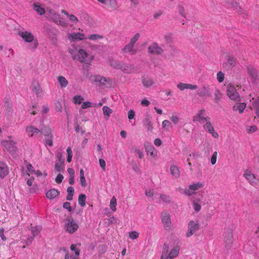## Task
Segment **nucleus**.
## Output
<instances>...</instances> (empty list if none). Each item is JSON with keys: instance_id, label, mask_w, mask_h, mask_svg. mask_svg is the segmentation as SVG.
Masks as SVG:
<instances>
[{"instance_id": "obj_1", "label": "nucleus", "mask_w": 259, "mask_h": 259, "mask_svg": "<svg viewBox=\"0 0 259 259\" xmlns=\"http://www.w3.org/2000/svg\"><path fill=\"white\" fill-rule=\"evenodd\" d=\"M69 52L71 55L72 58L73 60H77L80 63L87 64L90 65L94 57L91 56V58H89V55L86 51L82 49H80L77 50H74L70 49Z\"/></svg>"}, {"instance_id": "obj_2", "label": "nucleus", "mask_w": 259, "mask_h": 259, "mask_svg": "<svg viewBox=\"0 0 259 259\" xmlns=\"http://www.w3.org/2000/svg\"><path fill=\"white\" fill-rule=\"evenodd\" d=\"M46 15L47 18L49 20L54 22L57 25H61L63 27H67V23L62 20V18L55 11L49 9L47 10Z\"/></svg>"}, {"instance_id": "obj_3", "label": "nucleus", "mask_w": 259, "mask_h": 259, "mask_svg": "<svg viewBox=\"0 0 259 259\" xmlns=\"http://www.w3.org/2000/svg\"><path fill=\"white\" fill-rule=\"evenodd\" d=\"M161 219L164 229L168 231L172 230V224L169 213L166 211H163L161 213Z\"/></svg>"}, {"instance_id": "obj_4", "label": "nucleus", "mask_w": 259, "mask_h": 259, "mask_svg": "<svg viewBox=\"0 0 259 259\" xmlns=\"http://www.w3.org/2000/svg\"><path fill=\"white\" fill-rule=\"evenodd\" d=\"M78 228V225L75 223L71 217H67L65 225V229L67 232L70 234L75 232Z\"/></svg>"}, {"instance_id": "obj_5", "label": "nucleus", "mask_w": 259, "mask_h": 259, "mask_svg": "<svg viewBox=\"0 0 259 259\" xmlns=\"http://www.w3.org/2000/svg\"><path fill=\"white\" fill-rule=\"evenodd\" d=\"M227 94L229 98L235 101H240V96L235 87L229 83L227 87Z\"/></svg>"}, {"instance_id": "obj_6", "label": "nucleus", "mask_w": 259, "mask_h": 259, "mask_svg": "<svg viewBox=\"0 0 259 259\" xmlns=\"http://www.w3.org/2000/svg\"><path fill=\"white\" fill-rule=\"evenodd\" d=\"M210 119V117L206 115L204 109L199 110L198 113H196L193 117V121L194 122L197 121L200 123H203L205 121Z\"/></svg>"}, {"instance_id": "obj_7", "label": "nucleus", "mask_w": 259, "mask_h": 259, "mask_svg": "<svg viewBox=\"0 0 259 259\" xmlns=\"http://www.w3.org/2000/svg\"><path fill=\"white\" fill-rule=\"evenodd\" d=\"M94 82H99L101 84L110 87L112 84V81L109 77L106 78L101 75H96L92 76Z\"/></svg>"}, {"instance_id": "obj_8", "label": "nucleus", "mask_w": 259, "mask_h": 259, "mask_svg": "<svg viewBox=\"0 0 259 259\" xmlns=\"http://www.w3.org/2000/svg\"><path fill=\"white\" fill-rule=\"evenodd\" d=\"M2 145L12 154L16 153L17 148L15 146V143L12 140H5L1 142Z\"/></svg>"}, {"instance_id": "obj_9", "label": "nucleus", "mask_w": 259, "mask_h": 259, "mask_svg": "<svg viewBox=\"0 0 259 259\" xmlns=\"http://www.w3.org/2000/svg\"><path fill=\"white\" fill-rule=\"evenodd\" d=\"M199 225L198 222L191 221L188 226V230L186 233V236L189 237L192 236L196 231L199 230Z\"/></svg>"}, {"instance_id": "obj_10", "label": "nucleus", "mask_w": 259, "mask_h": 259, "mask_svg": "<svg viewBox=\"0 0 259 259\" xmlns=\"http://www.w3.org/2000/svg\"><path fill=\"white\" fill-rule=\"evenodd\" d=\"M243 177L253 186L256 185L258 183V180L250 171L245 170Z\"/></svg>"}, {"instance_id": "obj_11", "label": "nucleus", "mask_w": 259, "mask_h": 259, "mask_svg": "<svg viewBox=\"0 0 259 259\" xmlns=\"http://www.w3.org/2000/svg\"><path fill=\"white\" fill-rule=\"evenodd\" d=\"M148 50V52L152 55H160L163 52V49L156 42H153L150 45Z\"/></svg>"}, {"instance_id": "obj_12", "label": "nucleus", "mask_w": 259, "mask_h": 259, "mask_svg": "<svg viewBox=\"0 0 259 259\" xmlns=\"http://www.w3.org/2000/svg\"><path fill=\"white\" fill-rule=\"evenodd\" d=\"M246 70L252 82H256L258 80V75L256 69L251 65L246 67Z\"/></svg>"}, {"instance_id": "obj_13", "label": "nucleus", "mask_w": 259, "mask_h": 259, "mask_svg": "<svg viewBox=\"0 0 259 259\" xmlns=\"http://www.w3.org/2000/svg\"><path fill=\"white\" fill-rule=\"evenodd\" d=\"M26 132L28 136L30 137H32L33 136H38L39 137L42 136V132L41 131L33 126L26 127Z\"/></svg>"}, {"instance_id": "obj_14", "label": "nucleus", "mask_w": 259, "mask_h": 259, "mask_svg": "<svg viewBox=\"0 0 259 259\" xmlns=\"http://www.w3.org/2000/svg\"><path fill=\"white\" fill-rule=\"evenodd\" d=\"M233 240V231L231 229H228L224 234V241L225 246L227 248L231 247Z\"/></svg>"}, {"instance_id": "obj_15", "label": "nucleus", "mask_w": 259, "mask_h": 259, "mask_svg": "<svg viewBox=\"0 0 259 259\" xmlns=\"http://www.w3.org/2000/svg\"><path fill=\"white\" fill-rule=\"evenodd\" d=\"M68 38L71 41H78L79 40H83L85 38V36L82 33H71L68 35Z\"/></svg>"}, {"instance_id": "obj_16", "label": "nucleus", "mask_w": 259, "mask_h": 259, "mask_svg": "<svg viewBox=\"0 0 259 259\" xmlns=\"http://www.w3.org/2000/svg\"><path fill=\"white\" fill-rule=\"evenodd\" d=\"M20 36L26 42H31L34 40L33 34L29 31H25L20 32Z\"/></svg>"}, {"instance_id": "obj_17", "label": "nucleus", "mask_w": 259, "mask_h": 259, "mask_svg": "<svg viewBox=\"0 0 259 259\" xmlns=\"http://www.w3.org/2000/svg\"><path fill=\"white\" fill-rule=\"evenodd\" d=\"M177 87L181 91H183L185 89L194 90L197 88V86L196 85L182 82L179 83L177 84Z\"/></svg>"}, {"instance_id": "obj_18", "label": "nucleus", "mask_w": 259, "mask_h": 259, "mask_svg": "<svg viewBox=\"0 0 259 259\" xmlns=\"http://www.w3.org/2000/svg\"><path fill=\"white\" fill-rule=\"evenodd\" d=\"M145 148L147 154H149L152 157H155L157 155L156 150L151 144L145 145Z\"/></svg>"}, {"instance_id": "obj_19", "label": "nucleus", "mask_w": 259, "mask_h": 259, "mask_svg": "<svg viewBox=\"0 0 259 259\" xmlns=\"http://www.w3.org/2000/svg\"><path fill=\"white\" fill-rule=\"evenodd\" d=\"M9 174V167L4 162H0V177L4 178Z\"/></svg>"}, {"instance_id": "obj_20", "label": "nucleus", "mask_w": 259, "mask_h": 259, "mask_svg": "<svg viewBox=\"0 0 259 259\" xmlns=\"http://www.w3.org/2000/svg\"><path fill=\"white\" fill-rule=\"evenodd\" d=\"M134 45L128 43L122 50L124 53H130L131 55H135L137 54V51L134 49Z\"/></svg>"}, {"instance_id": "obj_21", "label": "nucleus", "mask_w": 259, "mask_h": 259, "mask_svg": "<svg viewBox=\"0 0 259 259\" xmlns=\"http://www.w3.org/2000/svg\"><path fill=\"white\" fill-rule=\"evenodd\" d=\"M60 194V192L56 189H51L48 190L46 193L47 197L50 199H53Z\"/></svg>"}, {"instance_id": "obj_22", "label": "nucleus", "mask_w": 259, "mask_h": 259, "mask_svg": "<svg viewBox=\"0 0 259 259\" xmlns=\"http://www.w3.org/2000/svg\"><path fill=\"white\" fill-rule=\"evenodd\" d=\"M119 69L126 73H131L134 71V68L131 65L120 63Z\"/></svg>"}, {"instance_id": "obj_23", "label": "nucleus", "mask_w": 259, "mask_h": 259, "mask_svg": "<svg viewBox=\"0 0 259 259\" xmlns=\"http://www.w3.org/2000/svg\"><path fill=\"white\" fill-rule=\"evenodd\" d=\"M197 94L200 97H209L211 95V93L208 87L203 86L199 91L198 92Z\"/></svg>"}, {"instance_id": "obj_24", "label": "nucleus", "mask_w": 259, "mask_h": 259, "mask_svg": "<svg viewBox=\"0 0 259 259\" xmlns=\"http://www.w3.org/2000/svg\"><path fill=\"white\" fill-rule=\"evenodd\" d=\"M33 6L34 10L36 11L38 14H39L40 15H42L45 14V9L41 7L40 3H34Z\"/></svg>"}, {"instance_id": "obj_25", "label": "nucleus", "mask_w": 259, "mask_h": 259, "mask_svg": "<svg viewBox=\"0 0 259 259\" xmlns=\"http://www.w3.org/2000/svg\"><path fill=\"white\" fill-rule=\"evenodd\" d=\"M246 106V104L245 103H241L234 105L233 107V110L235 111H238L239 113H242Z\"/></svg>"}, {"instance_id": "obj_26", "label": "nucleus", "mask_w": 259, "mask_h": 259, "mask_svg": "<svg viewBox=\"0 0 259 259\" xmlns=\"http://www.w3.org/2000/svg\"><path fill=\"white\" fill-rule=\"evenodd\" d=\"M204 187V184L201 182L193 183L190 184L189 186V189L192 191H197L199 189L202 188Z\"/></svg>"}, {"instance_id": "obj_27", "label": "nucleus", "mask_w": 259, "mask_h": 259, "mask_svg": "<svg viewBox=\"0 0 259 259\" xmlns=\"http://www.w3.org/2000/svg\"><path fill=\"white\" fill-rule=\"evenodd\" d=\"M180 250V248L179 246H175L174 248L171 250V251L168 254L169 257H171L172 259H173L174 258L178 256Z\"/></svg>"}, {"instance_id": "obj_28", "label": "nucleus", "mask_w": 259, "mask_h": 259, "mask_svg": "<svg viewBox=\"0 0 259 259\" xmlns=\"http://www.w3.org/2000/svg\"><path fill=\"white\" fill-rule=\"evenodd\" d=\"M170 171L174 177L176 178H178L179 177L180 175V170L178 167L176 165H171L170 167Z\"/></svg>"}, {"instance_id": "obj_29", "label": "nucleus", "mask_w": 259, "mask_h": 259, "mask_svg": "<svg viewBox=\"0 0 259 259\" xmlns=\"http://www.w3.org/2000/svg\"><path fill=\"white\" fill-rule=\"evenodd\" d=\"M142 83L144 87L149 88L153 84L154 81L151 78L144 77L142 78Z\"/></svg>"}, {"instance_id": "obj_30", "label": "nucleus", "mask_w": 259, "mask_h": 259, "mask_svg": "<svg viewBox=\"0 0 259 259\" xmlns=\"http://www.w3.org/2000/svg\"><path fill=\"white\" fill-rule=\"evenodd\" d=\"M57 79L61 88H65L67 86L68 82L63 76H59Z\"/></svg>"}, {"instance_id": "obj_31", "label": "nucleus", "mask_w": 259, "mask_h": 259, "mask_svg": "<svg viewBox=\"0 0 259 259\" xmlns=\"http://www.w3.org/2000/svg\"><path fill=\"white\" fill-rule=\"evenodd\" d=\"M106 5L113 10H116L118 8L117 0H107Z\"/></svg>"}, {"instance_id": "obj_32", "label": "nucleus", "mask_w": 259, "mask_h": 259, "mask_svg": "<svg viewBox=\"0 0 259 259\" xmlns=\"http://www.w3.org/2000/svg\"><path fill=\"white\" fill-rule=\"evenodd\" d=\"M67 195L66 196V200L71 201L73 199V196L74 193V188L72 187H69L67 190Z\"/></svg>"}, {"instance_id": "obj_33", "label": "nucleus", "mask_w": 259, "mask_h": 259, "mask_svg": "<svg viewBox=\"0 0 259 259\" xmlns=\"http://www.w3.org/2000/svg\"><path fill=\"white\" fill-rule=\"evenodd\" d=\"M64 160H59L58 162H57L55 165V170L58 172H61L63 169V164H64Z\"/></svg>"}, {"instance_id": "obj_34", "label": "nucleus", "mask_w": 259, "mask_h": 259, "mask_svg": "<svg viewBox=\"0 0 259 259\" xmlns=\"http://www.w3.org/2000/svg\"><path fill=\"white\" fill-rule=\"evenodd\" d=\"M42 228L39 226H36L31 227V232L33 234V237L37 236L41 231Z\"/></svg>"}, {"instance_id": "obj_35", "label": "nucleus", "mask_w": 259, "mask_h": 259, "mask_svg": "<svg viewBox=\"0 0 259 259\" xmlns=\"http://www.w3.org/2000/svg\"><path fill=\"white\" fill-rule=\"evenodd\" d=\"M86 196L84 194H81L78 196V202L81 206L85 205Z\"/></svg>"}, {"instance_id": "obj_36", "label": "nucleus", "mask_w": 259, "mask_h": 259, "mask_svg": "<svg viewBox=\"0 0 259 259\" xmlns=\"http://www.w3.org/2000/svg\"><path fill=\"white\" fill-rule=\"evenodd\" d=\"M102 109L104 115L107 117V119H108L112 113V109L107 106H103Z\"/></svg>"}, {"instance_id": "obj_37", "label": "nucleus", "mask_w": 259, "mask_h": 259, "mask_svg": "<svg viewBox=\"0 0 259 259\" xmlns=\"http://www.w3.org/2000/svg\"><path fill=\"white\" fill-rule=\"evenodd\" d=\"M108 63L110 66H111L114 68L119 69V68L120 67L119 66H120L121 63L118 62L117 61H116V60H114L113 59H110L109 60Z\"/></svg>"}, {"instance_id": "obj_38", "label": "nucleus", "mask_w": 259, "mask_h": 259, "mask_svg": "<svg viewBox=\"0 0 259 259\" xmlns=\"http://www.w3.org/2000/svg\"><path fill=\"white\" fill-rule=\"evenodd\" d=\"M117 204L116 199L115 197H113L110 202V208L113 211H115L116 210V206Z\"/></svg>"}, {"instance_id": "obj_39", "label": "nucleus", "mask_w": 259, "mask_h": 259, "mask_svg": "<svg viewBox=\"0 0 259 259\" xmlns=\"http://www.w3.org/2000/svg\"><path fill=\"white\" fill-rule=\"evenodd\" d=\"M73 100L74 104H80L83 100V98L80 95H77L73 97Z\"/></svg>"}, {"instance_id": "obj_40", "label": "nucleus", "mask_w": 259, "mask_h": 259, "mask_svg": "<svg viewBox=\"0 0 259 259\" xmlns=\"http://www.w3.org/2000/svg\"><path fill=\"white\" fill-rule=\"evenodd\" d=\"M222 94L218 90L215 91L214 93V100L216 102H219L222 98Z\"/></svg>"}, {"instance_id": "obj_41", "label": "nucleus", "mask_w": 259, "mask_h": 259, "mask_svg": "<svg viewBox=\"0 0 259 259\" xmlns=\"http://www.w3.org/2000/svg\"><path fill=\"white\" fill-rule=\"evenodd\" d=\"M91 107H97V104H93V105L92 103L89 101L84 102L82 103L81 105V108L82 109H87Z\"/></svg>"}, {"instance_id": "obj_42", "label": "nucleus", "mask_w": 259, "mask_h": 259, "mask_svg": "<svg viewBox=\"0 0 259 259\" xmlns=\"http://www.w3.org/2000/svg\"><path fill=\"white\" fill-rule=\"evenodd\" d=\"M66 152L67 153V161L68 162H70L72 157V152L71 147H68L67 148Z\"/></svg>"}, {"instance_id": "obj_43", "label": "nucleus", "mask_w": 259, "mask_h": 259, "mask_svg": "<svg viewBox=\"0 0 259 259\" xmlns=\"http://www.w3.org/2000/svg\"><path fill=\"white\" fill-rule=\"evenodd\" d=\"M205 122L206 123L203 125V128L208 132V131H210V130L213 128V126L211 123L210 120H208V121H206Z\"/></svg>"}, {"instance_id": "obj_44", "label": "nucleus", "mask_w": 259, "mask_h": 259, "mask_svg": "<svg viewBox=\"0 0 259 259\" xmlns=\"http://www.w3.org/2000/svg\"><path fill=\"white\" fill-rule=\"evenodd\" d=\"M168 245L166 243L164 244L161 259H162L164 257V256H166L168 251Z\"/></svg>"}, {"instance_id": "obj_45", "label": "nucleus", "mask_w": 259, "mask_h": 259, "mask_svg": "<svg viewBox=\"0 0 259 259\" xmlns=\"http://www.w3.org/2000/svg\"><path fill=\"white\" fill-rule=\"evenodd\" d=\"M103 36L101 35L98 34H92L89 36V39L90 40H95L98 39L103 38Z\"/></svg>"}, {"instance_id": "obj_46", "label": "nucleus", "mask_w": 259, "mask_h": 259, "mask_svg": "<svg viewBox=\"0 0 259 259\" xmlns=\"http://www.w3.org/2000/svg\"><path fill=\"white\" fill-rule=\"evenodd\" d=\"M160 197L161 199L164 202H170V198L169 195L165 194H160Z\"/></svg>"}, {"instance_id": "obj_47", "label": "nucleus", "mask_w": 259, "mask_h": 259, "mask_svg": "<svg viewBox=\"0 0 259 259\" xmlns=\"http://www.w3.org/2000/svg\"><path fill=\"white\" fill-rule=\"evenodd\" d=\"M40 131L42 132V135H44L46 137H50L51 136H52L51 135V130L49 128H45L44 130H41Z\"/></svg>"}, {"instance_id": "obj_48", "label": "nucleus", "mask_w": 259, "mask_h": 259, "mask_svg": "<svg viewBox=\"0 0 259 259\" xmlns=\"http://www.w3.org/2000/svg\"><path fill=\"white\" fill-rule=\"evenodd\" d=\"M140 37V34L139 33H136L134 37H133L130 41V44L135 46V43L136 41L139 39Z\"/></svg>"}, {"instance_id": "obj_49", "label": "nucleus", "mask_w": 259, "mask_h": 259, "mask_svg": "<svg viewBox=\"0 0 259 259\" xmlns=\"http://www.w3.org/2000/svg\"><path fill=\"white\" fill-rule=\"evenodd\" d=\"M217 156H218V152L217 151H214L212 155L211 156V159H210L211 163L212 165H214L216 163Z\"/></svg>"}, {"instance_id": "obj_50", "label": "nucleus", "mask_w": 259, "mask_h": 259, "mask_svg": "<svg viewBox=\"0 0 259 259\" xmlns=\"http://www.w3.org/2000/svg\"><path fill=\"white\" fill-rule=\"evenodd\" d=\"M74 130L76 133L80 132L82 135L84 134V131L82 130V127L77 123L74 124Z\"/></svg>"}, {"instance_id": "obj_51", "label": "nucleus", "mask_w": 259, "mask_h": 259, "mask_svg": "<svg viewBox=\"0 0 259 259\" xmlns=\"http://www.w3.org/2000/svg\"><path fill=\"white\" fill-rule=\"evenodd\" d=\"M217 79L219 82H222L224 79V74L222 71H219L217 73Z\"/></svg>"}, {"instance_id": "obj_52", "label": "nucleus", "mask_w": 259, "mask_h": 259, "mask_svg": "<svg viewBox=\"0 0 259 259\" xmlns=\"http://www.w3.org/2000/svg\"><path fill=\"white\" fill-rule=\"evenodd\" d=\"M145 125L148 131H152L153 130L152 123L149 118H146Z\"/></svg>"}, {"instance_id": "obj_53", "label": "nucleus", "mask_w": 259, "mask_h": 259, "mask_svg": "<svg viewBox=\"0 0 259 259\" xmlns=\"http://www.w3.org/2000/svg\"><path fill=\"white\" fill-rule=\"evenodd\" d=\"M68 18L70 21L74 22V24H77L78 22V18L73 14H69Z\"/></svg>"}, {"instance_id": "obj_54", "label": "nucleus", "mask_w": 259, "mask_h": 259, "mask_svg": "<svg viewBox=\"0 0 259 259\" xmlns=\"http://www.w3.org/2000/svg\"><path fill=\"white\" fill-rule=\"evenodd\" d=\"M25 162L26 163V166L27 167L28 171L31 174H33V172H34L35 171L34 170V168L32 166V165L30 163H27L26 161H25Z\"/></svg>"}, {"instance_id": "obj_55", "label": "nucleus", "mask_w": 259, "mask_h": 259, "mask_svg": "<svg viewBox=\"0 0 259 259\" xmlns=\"http://www.w3.org/2000/svg\"><path fill=\"white\" fill-rule=\"evenodd\" d=\"M163 14V12L161 10H158L154 13L153 17L154 19L156 20L159 18Z\"/></svg>"}, {"instance_id": "obj_56", "label": "nucleus", "mask_w": 259, "mask_h": 259, "mask_svg": "<svg viewBox=\"0 0 259 259\" xmlns=\"http://www.w3.org/2000/svg\"><path fill=\"white\" fill-rule=\"evenodd\" d=\"M257 130V127L256 125H252L251 126H249L248 128H247V132L248 134H251L252 133L255 132Z\"/></svg>"}, {"instance_id": "obj_57", "label": "nucleus", "mask_w": 259, "mask_h": 259, "mask_svg": "<svg viewBox=\"0 0 259 259\" xmlns=\"http://www.w3.org/2000/svg\"><path fill=\"white\" fill-rule=\"evenodd\" d=\"M70 249L72 251H75V254L76 256H78L80 253V250L79 249H76V245L75 244H72L70 246Z\"/></svg>"}, {"instance_id": "obj_58", "label": "nucleus", "mask_w": 259, "mask_h": 259, "mask_svg": "<svg viewBox=\"0 0 259 259\" xmlns=\"http://www.w3.org/2000/svg\"><path fill=\"white\" fill-rule=\"evenodd\" d=\"M135 153L138 155L140 158H142L144 157L143 152L139 148H136L135 150Z\"/></svg>"}, {"instance_id": "obj_59", "label": "nucleus", "mask_w": 259, "mask_h": 259, "mask_svg": "<svg viewBox=\"0 0 259 259\" xmlns=\"http://www.w3.org/2000/svg\"><path fill=\"white\" fill-rule=\"evenodd\" d=\"M64 179V177L62 174H58L55 179V182L57 184H60Z\"/></svg>"}, {"instance_id": "obj_60", "label": "nucleus", "mask_w": 259, "mask_h": 259, "mask_svg": "<svg viewBox=\"0 0 259 259\" xmlns=\"http://www.w3.org/2000/svg\"><path fill=\"white\" fill-rule=\"evenodd\" d=\"M130 237L132 239H135L139 236V233L136 231H133L129 234Z\"/></svg>"}, {"instance_id": "obj_61", "label": "nucleus", "mask_w": 259, "mask_h": 259, "mask_svg": "<svg viewBox=\"0 0 259 259\" xmlns=\"http://www.w3.org/2000/svg\"><path fill=\"white\" fill-rule=\"evenodd\" d=\"M53 136H51L50 137H48L47 139H46L45 143L46 145H49L50 146H53Z\"/></svg>"}, {"instance_id": "obj_62", "label": "nucleus", "mask_w": 259, "mask_h": 259, "mask_svg": "<svg viewBox=\"0 0 259 259\" xmlns=\"http://www.w3.org/2000/svg\"><path fill=\"white\" fill-rule=\"evenodd\" d=\"M179 12L181 15L184 17H186V14L185 13V9L184 7L181 5L178 6Z\"/></svg>"}, {"instance_id": "obj_63", "label": "nucleus", "mask_w": 259, "mask_h": 259, "mask_svg": "<svg viewBox=\"0 0 259 259\" xmlns=\"http://www.w3.org/2000/svg\"><path fill=\"white\" fill-rule=\"evenodd\" d=\"M170 122L167 120H164L162 122V126L163 128H166L170 126Z\"/></svg>"}, {"instance_id": "obj_64", "label": "nucleus", "mask_w": 259, "mask_h": 259, "mask_svg": "<svg viewBox=\"0 0 259 259\" xmlns=\"http://www.w3.org/2000/svg\"><path fill=\"white\" fill-rule=\"evenodd\" d=\"M228 61L232 66H234L236 64V60L234 57H229Z\"/></svg>"}]
</instances>
